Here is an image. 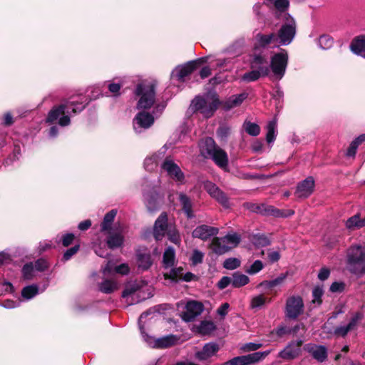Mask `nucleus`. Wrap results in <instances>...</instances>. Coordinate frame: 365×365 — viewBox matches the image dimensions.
<instances>
[{
	"instance_id": "nucleus-1",
	"label": "nucleus",
	"mask_w": 365,
	"mask_h": 365,
	"mask_svg": "<svg viewBox=\"0 0 365 365\" xmlns=\"http://www.w3.org/2000/svg\"><path fill=\"white\" fill-rule=\"evenodd\" d=\"M86 103L83 101H69L66 104L60 105L53 108L49 113L46 119V122L53 123L58 120V124L61 126H66L70 123V118L66 113H70L69 109H72L73 113H77L83 110Z\"/></svg>"
},
{
	"instance_id": "nucleus-2",
	"label": "nucleus",
	"mask_w": 365,
	"mask_h": 365,
	"mask_svg": "<svg viewBox=\"0 0 365 365\" xmlns=\"http://www.w3.org/2000/svg\"><path fill=\"white\" fill-rule=\"evenodd\" d=\"M201 154L206 158H211L221 168L225 169L228 163L226 152L217 146L212 138H205L200 144Z\"/></svg>"
},
{
	"instance_id": "nucleus-3",
	"label": "nucleus",
	"mask_w": 365,
	"mask_h": 365,
	"mask_svg": "<svg viewBox=\"0 0 365 365\" xmlns=\"http://www.w3.org/2000/svg\"><path fill=\"white\" fill-rule=\"evenodd\" d=\"M251 68L252 71L245 73L242 79L246 82L257 81L260 77L267 76L269 73V66L268 65L267 56L259 55L257 53L252 56L251 61Z\"/></svg>"
},
{
	"instance_id": "nucleus-4",
	"label": "nucleus",
	"mask_w": 365,
	"mask_h": 365,
	"mask_svg": "<svg viewBox=\"0 0 365 365\" xmlns=\"http://www.w3.org/2000/svg\"><path fill=\"white\" fill-rule=\"evenodd\" d=\"M219 105L215 94H207L204 97H196L192 102L191 108L194 112H200L205 118L211 117Z\"/></svg>"
},
{
	"instance_id": "nucleus-5",
	"label": "nucleus",
	"mask_w": 365,
	"mask_h": 365,
	"mask_svg": "<svg viewBox=\"0 0 365 365\" xmlns=\"http://www.w3.org/2000/svg\"><path fill=\"white\" fill-rule=\"evenodd\" d=\"M148 314L149 312L143 313L140 316L138 320V325L141 335L143 338V340L147 343V344L152 348L160 349L168 348L175 344V343L178 341V338L174 335H168L158 339H155L153 336H149L147 333H145L143 324V321Z\"/></svg>"
},
{
	"instance_id": "nucleus-6",
	"label": "nucleus",
	"mask_w": 365,
	"mask_h": 365,
	"mask_svg": "<svg viewBox=\"0 0 365 365\" xmlns=\"http://www.w3.org/2000/svg\"><path fill=\"white\" fill-rule=\"evenodd\" d=\"M348 269L354 274L365 273V249L356 245L351 247L347 254Z\"/></svg>"
},
{
	"instance_id": "nucleus-7",
	"label": "nucleus",
	"mask_w": 365,
	"mask_h": 365,
	"mask_svg": "<svg viewBox=\"0 0 365 365\" xmlns=\"http://www.w3.org/2000/svg\"><path fill=\"white\" fill-rule=\"evenodd\" d=\"M241 241L240 235L236 232H230L222 237H214L211 247L217 255H223L237 247Z\"/></svg>"
},
{
	"instance_id": "nucleus-8",
	"label": "nucleus",
	"mask_w": 365,
	"mask_h": 365,
	"mask_svg": "<svg viewBox=\"0 0 365 365\" xmlns=\"http://www.w3.org/2000/svg\"><path fill=\"white\" fill-rule=\"evenodd\" d=\"M135 94L139 97L136 106L138 110L149 109L155 102V88L150 83L139 84L136 88Z\"/></svg>"
},
{
	"instance_id": "nucleus-9",
	"label": "nucleus",
	"mask_w": 365,
	"mask_h": 365,
	"mask_svg": "<svg viewBox=\"0 0 365 365\" xmlns=\"http://www.w3.org/2000/svg\"><path fill=\"white\" fill-rule=\"evenodd\" d=\"M285 22L277 34L279 46L289 44L296 33V23L294 19L288 14H284Z\"/></svg>"
},
{
	"instance_id": "nucleus-10",
	"label": "nucleus",
	"mask_w": 365,
	"mask_h": 365,
	"mask_svg": "<svg viewBox=\"0 0 365 365\" xmlns=\"http://www.w3.org/2000/svg\"><path fill=\"white\" fill-rule=\"evenodd\" d=\"M288 62V55L285 50L275 53L271 58L270 67L273 73V77L277 80L282 78L285 73Z\"/></svg>"
},
{
	"instance_id": "nucleus-11",
	"label": "nucleus",
	"mask_w": 365,
	"mask_h": 365,
	"mask_svg": "<svg viewBox=\"0 0 365 365\" xmlns=\"http://www.w3.org/2000/svg\"><path fill=\"white\" fill-rule=\"evenodd\" d=\"M145 288L136 282L129 284L123 292L122 297L123 298L131 297L130 304L138 303L151 297L150 292H145Z\"/></svg>"
},
{
	"instance_id": "nucleus-12",
	"label": "nucleus",
	"mask_w": 365,
	"mask_h": 365,
	"mask_svg": "<svg viewBox=\"0 0 365 365\" xmlns=\"http://www.w3.org/2000/svg\"><path fill=\"white\" fill-rule=\"evenodd\" d=\"M269 45H272L274 47L279 46L277 34L274 33L269 34H257L255 38L252 56L256 53L266 55L262 49Z\"/></svg>"
},
{
	"instance_id": "nucleus-13",
	"label": "nucleus",
	"mask_w": 365,
	"mask_h": 365,
	"mask_svg": "<svg viewBox=\"0 0 365 365\" xmlns=\"http://www.w3.org/2000/svg\"><path fill=\"white\" fill-rule=\"evenodd\" d=\"M206 61L207 58H202L196 61H190L184 65L177 66L171 73V78L179 81H184L185 77L189 76L201 63Z\"/></svg>"
},
{
	"instance_id": "nucleus-14",
	"label": "nucleus",
	"mask_w": 365,
	"mask_h": 365,
	"mask_svg": "<svg viewBox=\"0 0 365 365\" xmlns=\"http://www.w3.org/2000/svg\"><path fill=\"white\" fill-rule=\"evenodd\" d=\"M270 351L255 352L250 354L234 357L225 362L222 365H250L265 358Z\"/></svg>"
},
{
	"instance_id": "nucleus-15",
	"label": "nucleus",
	"mask_w": 365,
	"mask_h": 365,
	"mask_svg": "<svg viewBox=\"0 0 365 365\" xmlns=\"http://www.w3.org/2000/svg\"><path fill=\"white\" fill-rule=\"evenodd\" d=\"M304 311V303L302 297L293 296L287 300L286 315L288 318L296 319Z\"/></svg>"
},
{
	"instance_id": "nucleus-16",
	"label": "nucleus",
	"mask_w": 365,
	"mask_h": 365,
	"mask_svg": "<svg viewBox=\"0 0 365 365\" xmlns=\"http://www.w3.org/2000/svg\"><path fill=\"white\" fill-rule=\"evenodd\" d=\"M204 188L212 198L216 200L224 207L227 208L230 207L229 200L226 194L214 183L210 181H206L204 183Z\"/></svg>"
},
{
	"instance_id": "nucleus-17",
	"label": "nucleus",
	"mask_w": 365,
	"mask_h": 365,
	"mask_svg": "<svg viewBox=\"0 0 365 365\" xmlns=\"http://www.w3.org/2000/svg\"><path fill=\"white\" fill-rule=\"evenodd\" d=\"M162 169L167 173L173 180L182 183L184 180V174L180 167L170 159H165L162 165Z\"/></svg>"
},
{
	"instance_id": "nucleus-18",
	"label": "nucleus",
	"mask_w": 365,
	"mask_h": 365,
	"mask_svg": "<svg viewBox=\"0 0 365 365\" xmlns=\"http://www.w3.org/2000/svg\"><path fill=\"white\" fill-rule=\"evenodd\" d=\"M203 304L196 301H190L185 306V311L182 318L185 322H191L199 316L203 311Z\"/></svg>"
},
{
	"instance_id": "nucleus-19",
	"label": "nucleus",
	"mask_w": 365,
	"mask_h": 365,
	"mask_svg": "<svg viewBox=\"0 0 365 365\" xmlns=\"http://www.w3.org/2000/svg\"><path fill=\"white\" fill-rule=\"evenodd\" d=\"M170 225L168 223V216L165 212L161 215L155 220L153 227V235L156 240H161L168 232Z\"/></svg>"
},
{
	"instance_id": "nucleus-20",
	"label": "nucleus",
	"mask_w": 365,
	"mask_h": 365,
	"mask_svg": "<svg viewBox=\"0 0 365 365\" xmlns=\"http://www.w3.org/2000/svg\"><path fill=\"white\" fill-rule=\"evenodd\" d=\"M154 123V117L148 113L140 112L133 119V128L135 132H140L141 129L150 128Z\"/></svg>"
},
{
	"instance_id": "nucleus-21",
	"label": "nucleus",
	"mask_w": 365,
	"mask_h": 365,
	"mask_svg": "<svg viewBox=\"0 0 365 365\" xmlns=\"http://www.w3.org/2000/svg\"><path fill=\"white\" fill-rule=\"evenodd\" d=\"M219 232V229L215 227L209 226L207 225H202L197 226L192 231V237L195 238L200 239L203 241L209 240L210 237L217 235Z\"/></svg>"
},
{
	"instance_id": "nucleus-22",
	"label": "nucleus",
	"mask_w": 365,
	"mask_h": 365,
	"mask_svg": "<svg viewBox=\"0 0 365 365\" xmlns=\"http://www.w3.org/2000/svg\"><path fill=\"white\" fill-rule=\"evenodd\" d=\"M302 344L301 340L292 341L279 352V357L285 360L295 359L300 354Z\"/></svg>"
},
{
	"instance_id": "nucleus-23",
	"label": "nucleus",
	"mask_w": 365,
	"mask_h": 365,
	"mask_svg": "<svg viewBox=\"0 0 365 365\" xmlns=\"http://www.w3.org/2000/svg\"><path fill=\"white\" fill-rule=\"evenodd\" d=\"M249 208L252 212L260 213L262 215H272L274 217H283L284 216V215L282 214V212L280 210L275 209L273 206H271V205H264V204H262V205L253 204L250 207H249ZM293 213H294L293 211H290L288 215H284V216L286 217V216L292 215H293Z\"/></svg>"
},
{
	"instance_id": "nucleus-24",
	"label": "nucleus",
	"mask_w": 365,
	"mask_h": 365,
	"mask_svg": "<svg viewBox=\"0 0 365 365\" xmlns=\"http://www.w3.org/2000/svg\"><path fill=\"white\" fill-rule=\"evenodd\" d=\"M219 349V345L216 343H207L204 345L202 350L195 352V356L199 361H206L215 356Z\"/></svg>"
},
{
	"instance_id": "nucleus-25",
	"label": "nucleus",
	"mask_w": 365,
	"mask_h": 365,
	"mask_svg": "<svg viewBox=\"0 0 365 365\" xmlns=\"http://www.w3.org/2000/svg\"><path fill=\"white\" fill-rule=\"evenodd\" d=\"M314 187V179L312 177H308L297 185L295 194L298 197H308L313 192Z\"/></svg>"
},
{
	"instance_id": "nucleus-26",
	"label": "nucleus",
	"mask_w": 365,
	"mask_h": 365,
	"mask_svg": "<svg viewBox=\"0 0 365 365\" xmlns=\"http://www.w3.org/2000/svg\"><path fill=\"white\" fill-rule=\"evenodd\" d=\"M363 316L360 313H356L346 326H339L334 330V334L337 336H344L350 331L356 328L358 322L362 319Z\"/></svg>"
},
{
	"instance_id": "nucleus-27",
	"label": "nucleus",
	"mask_w": 365,
	"mask_h": 365,
	"mask_svg": "<svg viewBox=\"0 0 365 365\" xmlns=\"http://www.w3.org/2000/svg\"><path fill=\"white\" fill-rule=\"evenodd\" d=\"M123 228L118 225L115 227V230L110 233L109 237L107 239V245L111 248H117L122 245L123 242Z\"/></svg>"
},
{
	"instance_id": "nucleus-28",
	"label": "nucleus",
	"mask_w": 365,
	"mask_h": 365,
	"mask_svg": "<svg viewBox=\"0 0 365 365\" xmlns=\"http://www.w3.org/2000/svg\"><path fill=\"white\" fill-rule=\"evenodd\" d=\"M307 349L318 361L323 362L327 358V349L324 346L309 344Z\"/></svg>"
},
{
	"instance_id": "nucleus-29",
	"label": "nucleus",
	"mask_w": 365,
	"mask_h": 365,
	"mask_svg": "<svg viewBox=\"0 0 365 365\" xmlns=\"http://www.w3.org/2000/svg\"><path fill=\"white\" fill-rule=\"evenodd\" d=\"M350 48L353 53L365 58V36H361L354 38Z\"/></svg>"
},
{
	"instance_id": "nucleus-30",
	"label": "nucleus",
	"mask_w": 365,
	"mask_h": 365,
	"mask_svg": "<svg viewBox=\"0 0 365 365\" xmlns=\"http://www.w3.org/2000/svg\"><path fill=\"white\" fill-rule=\"evenodd\" d=\"M115 271V273L120 274H128L130 271V268L128 264L123 263L118 266H114L112 262H108L106 267L103 269V272L104 274H110L113 271Z\"/></svg>"
},
{
	"instance_id": "nucleus-31",
	"label": "nucleus",
	"mask_w": 365,
	"mask_h": 365,
	"mask_svg": "<svg viewBox=\"0 0 365 365\" xmlns=\"http://www.w3.org/2000/svg\"><path fill=\"white\" fill-rule=\"evenodd\" d=\"M118 289V283L113 279H105L99 284V290L105 294H110Z\"/></svg>"
},
{
	"instance_id": "nucleus-32",
	"label": "nucleus",
	"mask_w": 365,
	"mask_h": 365,
	"mask_svg": "<svg viewBox=\"0 0 365 365\" xmlns=\"http://www.w3.org/2000/svg\"><path fill=\"white\" fill-rule=\"evenodd\" d=\"M163 152L155 153L145 158L144 161L145 168L148 171L153 170L158 165L160 159L163 158Z\"/></svg>"
},
{
	"instance_id": "nucleus-33",
	"label": "nucleus",
	"mask_w": 365,
	"mask_h": 365,
	"mask_svg": "<svg viewBox=\"0 0 365 365\" xmlns=\"http://www.w3.org/2000/svg\"><path fill=\"white\" fill-rule=\"evenodd\" d=\"M38 294V287L36 284L26 286L21 290V297L26 301L33 299Z\"/></svg>"
},
{
	"instance_id": "nucleus-34",
	"label": "nucleus",
	"mask_w": 365,
	"mask_h": 365,
	"mask_svg": "<svg viewBox=\"0 0 365 365\" xmlns=\"http://www.w3.org/2000/svg\"><path fill=\"white\" fill-rule=\"evenodd\" d=\"M179 200L182 209L188 218L192 217V203L190 198L183 193L179 194Z\"/></svg>"
},
{
	"instance_id": "nucleus-35",
	"label": "nucleus",
	"mask_w": 365,
	"mask_h": 365,
	"mask_svg": "<svg viewBox=\"0 0 365 365\" xmlns=\"http://www.w3.org/2000/svg\"><path fill=\"white\" fill-rule=\"evenodd\" d=\"M175 252L172 247H168L163 254V264L165 267H171L174 265Z\"/></svg>"
},
{
	"instance_id": "nucleus-36",
	"label": "nucleus",
	"mask_w": 365,
	"mask_h": 365,
	"mask_svg": "<svg viewBox=\"0 0 365 365\" xmlns=\"http://www.w3.org/2000/svg\"><path fill=\"white\" fill-rule=\"evenodd\" d=\"M249 277L240 272H235L232 277V286L234 287H240L248 284Z\"/></svg>"
},
{
	"instance_id": "nucleus-37",
	"label": "nucleus",
	"mask_w": 365,
	"mask_h": 365,
	"mask_svg": "<svg viewBox=\"0 0 365 365\" xmlns=\"http://www.w3.org/2000/svg\"><path fill=\"white\" fill-rule=\"evenodd\" d=\"M365 218L360 220L359 215H355L349 218L346 222V226L348 229L354 230L364 227Z\"/></svg>"
},
{
	"instance_id": "nucleus-38",
	"label": "nucleus",
	"mask_w": 365,
	"mask_h": 365,
	"mask_svg": "<svg viewBox=\"0 0 365 365\" xmlns=\"http://www.w3.org/2000/svg\"><path fill=\"white\" fill-rule=\"evenodd\" d=\"M247 98L246 93H241L231 96L225 103L227 109L240 106Z\"/></svg>"
},
{
	"instance_id": "nucleus-39",
	"label": "nucleus",
	"mask_w": 365,
	"mask_h": 365,
	"mask_svg": "<svg viewBox=\"0 0 365 365\" xmlns=\"http://www.w3.org/2000/svg\"><path fill=\"white\" fill-rule=\"evenodd\" d=\"M264 3L268 6H274L279 11H285L289 5L288 0H264Z\"/></svg>"
},
{
	"instance_id": "nucleus-40",
	"label": "nucleus",
	"mask_w": 365,
	"mask_h": 365,
	"mask_svg": "<svg viewBox=\"0 0 365 365\" xmlns=\"http://www.w3.org/2000/svg\"><path fill=\"white\" fill-rule=\"evenodd\" d=\"M277 133V122L275 120L269 121L267 125L266 140L268 143H273Z\"/></svg>"
},
{
	"instance_id": "nucleus-41",
	"label": "nucleus",
	"mask_w": 365,
	"mask_h": 365,
	"mask_svg": "<svg viewBox=\"0 0 365 365\" xmlns=\"http://www.w3.org/2000/svg\"><path fill=\"white\" fill-rule=\"evenodd\" d=\"M117 210H111L107 214H106L103 221L101 224V230L107 231L110 230V225L114 220L115 217L116 216Z\"/></svg>"
},
{
	"instance_id": "nucleus-42",
	"label": "nucleus",
	"mask_w": 365,
	"mask_h": 365,
	"mask_svg": "<svg viewBox=\"0 0 365 365\" xmlns=\"http://www.w3.org/2000/svg\"><path fill=\"white\" fill-rule=\"evenodd\" d=\"M215 326L213 322L210 321H202L197 327V330L200 334L205 335L208 334L215 330Z\"/></svg>"
},
{
	"instance_id": "nucleus-43",
	"label": "nucleus",
	"mask_w": 365,
	"mask_h": 365,
	"mask_svg": "<svg viewBox=\"0 0 365 365\" xmlns=\"http://www.w3.org/2000/svg\"><path fill=\"white\" fill-rule=\"evenodd\" d=\"M138 267L143 269H148L152 264L149 254H138Z\"/></svg>"
},
{
	"instance_id": "nucleus-44",
	"label": "nucleus",
	"mask_w": 365,
	"mask_h": 365,
	"mask_svg": "<svg viewBox=\"0 0 365 365\" xmlns=\"http://www.w3.org/2000/svg\"><path fill=\"white\" fill-rule=\"evenodd\" d=\"M167 235L171 242L178 245L180 244V235L175 226L170 225L169 229L168 230Z\"/></svg>"
},
{
	"instance_id": "nucleus-45",
	"label": "nucleus",
	"mask_w": 365,
	"mask_h": 365,
	"mask_svg": "<svg viewBox=\"0 0 365 365\" xmlns=\"http://www.w3.org/2000/svg\"><path fill=\"white\" fill-rule=\"evenodd\" d=\"M267 299L262 294L255 296L250 302V307L253 309H257L262 307L267 302Z\"/></svg>"
},
{
	"instance_id": "nucleus-46",
	"label": "nucleus",
	"mask_w": 365,
	"mask_h": 365,
	"mask_svg": "<svg viewBox=\"0 0 365 365\" xmlns=\"http://www.w3.org/2000/svg\"><path fill=\"white\" fill-rule=\"evenodd\" d=\"M287 278V274H281L279 275L277 278L269 280V281H264L261 283V285L265 286L267 287H274L279 285H281L285 279Z\"/></svg>"
},
{
	"instance_id": "nucleus-47",
	"label": "nucleus",
	"mask_w": 365,
	"mask_h": 365,
	"mask_svg": "<svg viewBox=\"0 0 365 365\" xmlns=\"http://www.w3.org/2000/svg\"><path fill=\"white\" fill-rule=\"evenodd\" d=\"M333 43V38L328 35H322L318 40L319 46L322 49L330 48Z\"/></svg>"
},
{
	"instance_id": "nucleus-48",
	"label": "nucleus",
	"mask_w": 365,
	"mask_h": 365,
	"mask_svg": "<svg viewBox=\"0 0 365 365\" xmlns=\"http://www.w3.org/2000/svg\"><path fill=\"white\" fill-rule=\"evenodd\" d=\"M244 128L248 134L253 136L259 135L260 132L259 126L251 122H245Z\"/></svg>"
},
{
	"instance_id": "nucleus-49",
	"label": "nucleus",
	"mask_w": 365,
	"mask_h": 365,
	"mask_svg": "<svg viewBox=\"0 0 365 365\" xmlns=\"http://www.w3.org/2000/svg\"><path fill=\"white\" fill-rule=\"evenodd\" d=\"M240 266V260L235 257H230L225 260L223 267L230 270L237 269Z\"/></svg>"
},
{
	"instance_id": "nucleus-50",
	"label": "nucleus",
	"mask_w": 365,
	"mask_h": 365,
	"mask_svg": "<svg viewBox=\"0 0 365 365\" xmlns=\"http://www.w3.org/2000/svg\"><path fill=\"white\" fill-rule=\"evenodd\" d=\"M230 133V128L221 125L217 130V137L222 141H225Z\"/></svg>"
},
{
	"instance_id": "nucleus-51",
	"label": "nucleus",
	"mask_w": 365,
	"mask_h": 365,
	"mask_svg": "<svg viewBox=\"0 0 365 365\" xmlns=\"http://www.w3.org/2000/svg\"><path fill=\"white\" fill-rule=\"evenodd\" d=\"M144 200L148 210L153 211L156 209L158 203L155 197L144 195Z\"/></svg>"
},
{
	"instance_id": "nucleus-52",
	"label": "nucleus",
	"mask_w": 365,
	"mask_h": 365,
	"mask_svg": "<svg viewBox=\"0 0 365 365\" xmlns=\"http://www.w3.org/2000/svg\"><path fill=\"white\" fill-rule=\"evenodd\" d=\"M263 267V263L260 260H256L249 268L246 269V272L250 274H255L261 271Z\"/></svg>"
},
{
	"instance_id": "nucleus-53",
	"label": "nucleus",
	"mask_w": 365,
	"mask_h": 365,
	"mask_svg": "<svg viewBox=\"0 0 365 365\" xmlns=\"http://www.w3.org/2000/svg\"><path fill=\"white\" fill-rule=\"evenodd\" d=\"M35 268L32 263L26 264L22 268V274L25 279H30L34 276Z\"/></svg>"
},
{
	"instance_id": "nucleus-54",
	"label": "nucleus",
	"mask_w": 365,
	"mask_h": 365,
	"mask_svg": "<svg viewBox=\"0 0 365 365\" xmlns=\"http://www.w3.org/2000/svg\"><path fill=\"white\" fill-rule=\"evenodd\" d=\"M254 243L257 246L264 247L269 244V240L264 235H257L254 237Z\"/></svg>"
},
{
	"instance_id": "nucleus-55",
	"label": "nucleus",
	"mask_w": 365,
	"mask_h": 365,
	"mask_svg": "<svg viewBox=\"0 0 365 365\" xmlns=\"http://www.w3.org/2000/svg\"><path fill=\"white\" fill-rule=\"evenodd\" d=\"M322 295H323L322 288L320 287H314L312 291V296H313L312 302L317 303V304H320L322 303L321 298H322Z\"/></svg>"
},
{
	"instance_id": "nucleus-56",
	"label": "nucleus",
	"mask_w": 365,
	"mask_h": 365,
	"mask_svg": "<svg viewBox=\"0 0 365 365\" xmlns=\"http://www.w3.org/2000/svg\"><path fill=\"white\" fill-rule=\"evenodd\" d=\"M183 269L181 268V267H178V268H176V269H173L169 274V276L168 274H165V277H169L171 279L173 280H178V279H182V277L183 276Z\"/></svg>"
},
{
	"instance_id": "nucleus-57",
	"label": "nucleus",
	"mask_w": 365,
	"mask_h": 365,
	"mask_svg": "<svg viewBox=\"0 0 365 365\" xmlns=\"http://www.w3.org/2000/svg\"><path fill=\"white\" fill-rule=\"evenodd\" d=\"M204 257V253L199 251L198 250H193L192 257H191V261L192 264L196 265L197 264H200L202 262Z\"/></svg>"
},
{
	"instance_id": "nucleus-58",
	"label": "nucleus",
	"mask_w": 365,
	"mask_h": 365,
	"mask_svg": "<svg viewBox=\"0 0 365 365\" xmlns=\"http://www.w3.org/2000/svg\"><path fill=\"white\" fill-rule=\"evenodd\" d=\"M233 63L232 58H219L216 60L215 66L217 68H225Z\"/></svg>"
},
{
	"instance_id": "nucleus-59",
	"label": "nucleus",
	"mask_w": 365,
	"mask_h": 365,
	"mask_svg": "<svg viewBox=\"0 0 365 365\" xmlns=\"http://www.w3.org/2000/svg\"><path fill=\"white\" fill-rule=\"evenodd\" d=\"M79 250V245H75L74 247L67 250L63 257V260L67 261L70 259Z\"/></svg>"
},
{
	"instance_id": "nucleus-60",
	"label": "nucleus",
	"mask_w": 365,
	"mask_h": 365,
	"mask_svg": "<svg viewBox=\"0 0 365 365\" xmlns=\"http://www.w3.org/2000/svg\"><path fill=\"white\" fill-rule=\"evenodd\" d=\"M262 344H256V343H247L245 344L242 347L241 349L244 351H255L259 349L262 346Z\"/></svg>"
},
{
	"instance_id": "nucleus-61",
	"label": "nucleus",
	"mask_w": 365,
	"mask_h": 365,
	"mask_svg": "<svg viewBox=\"0 0 365 365\" xmlns=\"http://www.w3.org/2000/svg\"><path fill=\"white\" fill-rule=\"evenodd\" d=\"M120 88L121 85L120 83H111L108 85V90L113 96H118L120 95Z\"/></svg>"
},
{
	"instance_id": "nucleus-62",
	"label": "nucleus",
	"mask_w": 365,
	"mask_h": 365,
	"mask_svg": "<svg viewBox=\"0 0 365 365\" xmlns=\"http://www.w3.org/2000/svg\"><path fill=\"white\" fill-rule=\"evenodd\" d=\"M34 267L37 271H43L48 267V263L45 259H40L36 261Z\"/></svg>"
},
{
	"instance_id": "nucleus-63",
	"label": "nucleus",
	"mask_w": 365,
	"mask_h": 365,
	"mask_svg": "<svg viewBox=\"0 0 365 365\" xmlns=\"http://www.w3.org/2000/svg\"><path fill=\"white\" fill-rule=\"evenodd\" d=\"M229 284H232V277H222L217 283V286L220 289L226 288Z\"/></svg>"
},
{
	"instance_id": "nucleus-64",
	"label": "nucleus",
	"mask_w": 365,
	"mask_h": 365,
	"mask_svg": "<svg viewBox=\"0 0 365 365\" xmlns=\"http://www.w3.org/2000/svg\"><path fill=\"white\" fill-rule=\"evenodd\" d=\"M359 147V145L356 144L354 140L351 143L349 148L346 151V155L349 157H354L356 153V150Z\"/></svg>"
}]
</instances>
